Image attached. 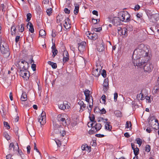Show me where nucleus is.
<instances>
[{
	"instance_id": "obj_1",
	"label": "nucleus",
	"mask_w": 159,
	"mask_h": 159,
	"mask_svg": "<svg viewBox=\"0 0 159 159\" xmlns=\"http://www.w3.org/2000/svg\"><path fill=\"white\" fill-rule=\"evenodd\" d=\"M150 59V56L148 54H147L137 58L136 59L134 60L133 62L135 66L141 68L143 65L147 63Z\"/></svg>"
},
{
	"instance_id": "obj_2",
	"label": "nucleus",
	"mask_w": 159,
	"mask_h": 159,
	"mask_svg": "<svg viewBox=\"0 0 159 159\" xmlns=\"http://www.w3.org/2000/svg\"><path fill=\"white\" fill-rule=\"evenodd\" d=\"M145 46L143 44H141L138 46V48L134 51V53H137V58L148 54V52L145 51Z\"/></svg>"
},
{
	"instance_id": "obj_3",
	"label": "nucleus",
	"mask_w": 159,
	"mask_h": 159,
	"mask_svg": "<svg viewBox=\"0 0 159 159\" xmlns=\"http://www.w3.org/2000/svg\"><path fill=\"white\" fill-rule=\"evenodd\" d=\"M118 16L122 22H129L130 20V15L126 11H122L118 13Z\"/></svg>"
},
{
	"instance_id": "obj_4",
	"label": "nucleus",
	"mask_w": 159,
	"mask_h": 159,
	"mask_svg": "<svg viewBox=\"0 0 159 159\" xmlns=\"http://www.w3.org/2000/svg\"><path fill=\"white\" fill-rule=\"evenodd\" d=\"M20 75L24 78V80H27L30 76L29 72L25 68V66H23L22 69L19 72Z\"/></svg>"
},
{
	"instance_id": "obj_5",
	"label": "nucleus",
	"mask_w": 159,
	"mask_h": 159,
	"mask_svg": "<svg viewBox=\"0 0 159 159\" xmlns=\"http://www.w3.org/2000/svg\"><path fill=\"white\" fill-rule=\"evenodd\" d=\"M3 44L2 45L1 42L0 43V50L2 54L5 55V56L8 57L10 54L9 52V49L8 46Z\"/></svg>"
},
{
	"instance_id": "obj_6",
	"label": "nucleus",
	"mask_w": 159,
	"mask_h": 159,
	"mask_svg": "<svg viewBox=\"0 0 159 159\" xmlns=\"http://www.w3.org/2000/svg\"><path fill=\"white\" fill-rule=\"evenodd\" d=\"M143 67V69L145 72L150 73L151 72L153 68V66L151 63H147L145 65H143L142 67Z\"/></svg>"
},
{
	"instance_id": "obj_7",
	"label": "nucleus",
	"mask_w": 159,
	"mask_h": 159,
	"mask_svg": "<svg viewBox=\"0 0 159 159\" xmlns=\"http://www.w3.org/2000/svg\"><path fill=\"white\" fill-rule=\"evenodd\" d=\"M66 116V115H59L57 116V119L58 121L62 123L63 125L66 126L67 124L66 118L64 117Z\"/></svg>"
},
{
	"instance_id": "obj_8",
	"label": "nucleus",
	"mask_w": 159,
	"mask_h": 159,
	"mask_svg": "<svg viewBox=\"0 0 159 159\" xmlns=\"http://www.w3.org/2000/svg\"><path fill=\"white\" fill-rule=\"evenodd\" d=\"M97 68H93L92 71V74L95 77H98L100 75V72L102 69V67L98 66H98H97Z\"/></svg>"
},
{
	"instance_id": "obj_9",
	"label": "nucleus",
	"mask_w": 159,
	"mask_h": 159,
	"mask_svg": "<svg viewBox=\"0 0 159 159\" xmlns=\"http://www.w3.org/2000/svg\"><path fill=\"white\" fill-rule=\"evenodd\" d=\"M86 34L87 37L90 39H93L94 40H96L98 38V36L96 33H91L89 31L86 32Z\"/></svg>"
},
{
	"instance_id": "obj_10",
	"label": "nucleus",
	"mask_w": 159,
	"mask_h": 159,
	"mask_svg": "<svg viewBox=\"0 0 159 159\" xmlns=\"http://www.w3.org/2000/svg\"><path fill=\"white\" fill-rule=\"evenodd\" d=\"M78 50L80 53L83 52L85 49L86 43L85 42L83 41L78 44Z\"/></svg>"
},
{
	"instance_id": "obj_11",
	"label": "nucleus",
	"mask_w": 159,
	"mask_h": 159,
	"mask_svg": "<svg viewBox=\"0 0 159 159\" xmlns=\"http://www.w3.org/2000/svg\"><path fill=\"white\" fill-rule=\"evenodd\" d=\"M121 21H122L119 16L114 17L111 20L112 23L116 26L120 25L121 23Z\"/></svg>"
},
{
	"instance_id": "obj_12",
	"label": "nucleus",
	"mask_w": 159,
	"mask_h": 159,
	"mask_svg": "<svg viewBox=\"0 0 159 159\" xmlns=\"http://www.w3.org/2000/svg\"><path fill=\"white\" fill-rule=\"evenodd\" d=\"M103 90L104 92L107 91L109 88V80L107 78L105 79L103 84Z\"/></svg>"
},
{
	"instance_id": "obj_13",
	"label": "nucleus",
	"mask_w": 159,
	"mask_h": 159,
	"mask_svg": "<svg viewBox=\"0 0 159 159\" xmlns=\"http://www.w3.org/2000/svg\"><path fill=\"white\" fill-rule=\"evenodd\" d=\"M63 63H66L68 61L69 59V55L68 52L66 50L64 51L63 54Z\"/></svg>"
},
{
	"instance_id": "obj_14",
	"label": "nucleus",
	"mask_w": 159,
	"mask_h": 159,
	"mask_svg": "<svg viewBox=\"0 0 159 159\" xmlns=\"http://www.w3.org/2000/svg\"><path fill=\"white\" fill-rule=\"evenodd\" d=\"M89 118L91 122L88 123V126L89 127H91L93 126L94 124H95L96 123V121L94 120L95 116L94 115H92L91 116H89Z\"/></svg>"
},
{
	"instance_id": "obj_15",
	"label": "nucleus",
	"mask_w": 159,
	"mask_h": 159,
	"mask_svg": "<svg viewBox=\"0 0 159 159\" xmlns=\"http://www.w3.org/2000/svg\"><path fill=\"white\" fill-rule=\"evenodd\" d=\"M69 107L70 106L68 105L66 101L64 102L63 103L61 104L59 107L60 109L63 110L68 109Z\"/></svg>"
},
{
	"instance_id": "obj_16",
	"label": "nucleus",
	"mask_w": 159,
	"mask_h": 159,
	"mask_svg": "<svg viewBox=\"0 0 159 159\" xmlns=\"http://www.w3.org/2000/svg\"><path fill=\"white\" fill-rule=\"evenodd\" d=\"M70 20L68 17H67L65 19V23L64 24V27L66 29L70 28Z\"/></svg>"
},
{
	"instance_id": "obj_17",
	"label": "nucleus",
	"mask_w": 159,
	"mask_h": 159,
	"mask_svg": "<svg viewBox=\"0 0 159 159\" xmlns=\"http://www.w3.org/2000/svg\"><path fill=\"white\" fill-rule=\"evenodd\" d=\"M104 123H105V129L109 131H111L112 128V126L110 125L111 123L110 122H105L104 121Z\"/></svg>"
},
{
	"instance_id": "obj_18",
	"label": "nucleus",
	"mask_w": 159,
	"mask_h": 159,
	"mask_svg": "<svg viewBox=\"0 0 159 159\" xmlns=\"http://www.w3.org/2000/svg\"><path fill=\"white\" fill-rule=\"evenodd\" d=\"M53 126L54 127V130H58V131H60L61 132V131L62 129H63V128L61 126V125H59L56 123H54L53 124Z\"/></svg>"
},
{
	"instance_id": "obj_19",
	"label": "nucleus",
	"mask_w": 159,
	"mask_h": 159,
	"mask_svg": "<svg viewBox=\"0 0 159 159\" xmlns=\"http://www.w3.org/2000/svg\"><path fill=\"white\" fill-rule=\"evenodd\" d=\"M104 44L103 43L99 44L97 46V50L99 52H101L104 51Z\"/></svg>"
},
{
	"instance_id": "obj_20",
	"label": "nucleus",
	"mask_w": 159,
	"mask_h": 159,
	"mask_svg": "<svg viewBox=\"0 0 159 159\" xmlns=\"http://www.w3.org/2000/svg\"><path fill=\"white\" fill-rule=\"evenodd\" d=\"M92 129H95L96 130V132H97L102 127V125L101 124L99 123H96L94 126L92 127Z\"/></svg>"
},
{
	"instance_id": "obj_21",
	"label": "nucleus",
	"mask_w": 159,
	"mask_h": 159,
	"mask_svg": "<svg viewBox=\"0 0 159 159\" xmlns=\"http://www.w3.org/2000/svg\"><path fill=\"white\" fill-rule=\"evenodd\" d=\"M78 104L80 106L81 109L82 110V111L84 110L86 107V104H85L84 102L81 100L79 101L78 102Z\"/></svg>"
},
{
	"instance_id": "obj_22",
	"label": "nucleus",
	"mask_w": 159,
	"mask_h": 159,
	"mask_svg": "<svg viewBox=\"0 0 159 159\" xmlns=\"http://www.w3.org/2000/svg\"><path fill=\"white\" fill-rule=\"evenodd\" d=\"M38 121L40 122L41 125H43L46 122V118L41 117L40 116L38 119Z\"/></svg>"
},
{
	"instance_id": "obj_23",
	"label": "nucleus",
	"mask_w": 159,
	"mask_h": 159,
	"mask_svg": "<svg viewBox=\"0 0 159 159\" xmlns=\"http://www.w3.org/2000/svg\"><path fill=\"white\" fill-rule=\"evenodd\" d=\"M74 5L75 8L74 11V12L75 15H77L79 11V5L78 3H75L74 4Z\"/></svg>"
},
{
	"instance_id": "obj_24",
	"label": "nucleus",
	"mask_w": 159,
	"mask_h": 159,
	"mask_svg": "<svg viewBox=\"0 0 159 159\" xmlns=\"http://www.w3.org/2000/svg\"><path fill=\"white\" fill-rule=\"evenodd\" d=\"M27 99V96L26 93L23 92L22 93L20 98V100L22 101H26Z\"/></svg>"
},
{
	"instance_id": "obj_25",
	"label": "nucleus",
	"mask_w": 159,
	"mask_h": 159,
	"mask_svg": "<svg viewBox=\"0 0 159 159\" xmlns=\"http://www.w3.org/2000/svg\"><path fill=\"white\" fill-rule=\"evenodd\" d=\"M27 26L29 25L30 28L29 30L31 33H33L34 32V28L33 25L30 22H28L27 25Z\"/></svg>"
},
{
	"instance_id": "obj_26",
	"label": "nucleus",
	"mask_w": 159,
	"mask_h": 159,
	"mask_svg": "<svg viewBox=\"0 0 159 159\" xmlns=\"http://www.w3.org/2000/svg\"><path fill=\"white\" fill-rule=\"evenodd\" d=\"M24 24H21L20 25H18V30L19 31L22 32H23L24 30Z\"/></svg>"
},
{
	"instance_id": "obj_27",
	"label": "nucleus",
	"mask_w": 159,
	"mask_h": 159,
	"mask_svg": "<svg viewBox=\"0 0 159 159\" xmlns=\"http://www.w3.org/2000/svg\"><path fill=\"white\" fill-rule=\"evenodd\" d=\"M16 30V28L15 26L13 25L11 26V31L12 36H13L15 35Z\"/></svg>"
},
{
	"instance_id": "obj_28",
	"label": "nucleus",
	"mask_w": 159,
	"mask_h": 159,
	"mask_svg": "<svg viewBox=\"0 0 159 159\" xmlns=\"http://www.w3.org/2000/svg\"><path fill=\"white\" fill-rule=\"evenodd\" d=\"M48 64L51 65L52 67L54 69H56L57 67V64L55 63H54L51 61H48Z\"/></svg>"
},
{
	"instance_id": "obj_29",
	"label": "nucleus",
	"mask_w": 159,
	"mask_h": 159,
	"mask_svg": "<svg viewBox=\"0 0 159 159\" xmlns=\"http://www.w3.org/2000/svg\"><path fill=\"white\" fill-rule=\"evenodd\" d=\"M156 118V117L154 116H152L150 117L148 122L149 124L151 126L153 125L152 124V121L154 120Z\"/></svg>"
},
{
	"instance_id": "obj_30",
	"label": "nucleus",
	"mask_w": 159,
	"mask_h": 159,
	"mask_svg": "<svg viewBox=\"0 0 159 159\" xmlns=\"http://www.w3.org/2000/svg\"><path fill=\"white\" fill-rule=\"evenodd\" d=\"M114 114L117 117H121L122 116V114L120 111L117 110L114 111Z\"/></svg>"
},
{
	"instance_id": "obj_31",
	"label": "nucleus",
	"mask_w": 159,
	"mask_h": 159,
	"mask_svg": "<svg viewBox=\"0 0 159 159\" xmlns=\"http://www.w3.org/2000/svg\"><path fill=\"white\" fill-rule=\"evenodd\" d=\"M131 123L130 121H127L126 122L125 125V128H129L130 129H131Z\"/></svg>"
},
{
	"instance_id": "obj_32",
	"label": "nucleus",
	"mask_w": 159,
	"mask_h": 159,
	"mask_svg": "<svg viewBox=\"0 0 159 159\" xmlns=\"http://www.w3.org/2000/svg\"><path fill=\"white\" fill-rule=\"evenodd\" d=\"M159 91V87L156 86L154 87L152 92L154 94H155Z\"/></svg>"
},
{
	"instance_id": "obj_33",
	"label": "nucleus",
	"mask_w": 159,
	"mask_h": 159,
	"mask_svg": "<svg viewBox=\"0 0 159 159\" xmlns=\"http://www.w3.org/2000/svg\"><path fill=\"white\" fill-rule=\"evenodd\" d=\"M39 35L41 37H43L45 36L46 35V32L44 30L42 29L40 30L39 31Z\"/></svg>"
},
{
	"instance_id": "obj_34",
	"label": "nucleus",
	"mask_w": 159,
	"mask_h": 159,
	"mask_svg": "<svg viewBox=\"0 0 159 159\" xmlns=\"http://www.w3.org/2000/svg\"><path fill=\"white\" fill-rule=\"evenodd\" d=\"M3 136L8 141L9 140H10V136L7 133H4L3 134Z\"/></svg>"
},
{
	"instance_id": "obj_35",
	"label": "nucleus",
	"mask_w": 159,
	"mask_h": 159,
	"mask_svg": "<svg viewBox=\"0 0 159 159\" xmlns=\"http://www.w3.org/2000/svg\"><path fill=\"white\" fill-rule=\"evenodd\" d=\"M52 9L51 8L47 9L46 10V12L48 16H51L52 13Z\"/></svg>"
},
{
	"instance_id": "obj_36",
	"label": "nucleus",
	"mask_w": 159,
	"mask_h": 159,
	"mask_svg": "<svg viewBox=\"0 0 159 159\" xmlns=\"http://www.w3.org/2000/svg\"><path fill=\"white\" fill-rule=\"evenodd\" d=\"M134 152L135 156L138 155L139 153V148L137 147L135 149H134Z\"/></svg>"
},
{
	"instance_id": "obj_37",
	"label": "nucleus",
	"mask_w": 159,
	"mask_h": 159,
	"mask_svg": "<svg viewBox=\"0 0 159 159\" xmlns=\"http://www.w3.org/2000/svg\"><path fill=\"white\" fill-rule=\"evenodd\" d=\"M137 143L139 146H141L142 143V140L139 138H137L136 139Z\"/></svg>"
},
{
	"instance_id": "obj_38",
	"label": "nucleus",
	"mask_w": 159,
	"mask_h": 159,
	"mask_svg": "<svg viewBox=\"0 0 159 159\" xmlns=\"http://www.w3.org/2000/svg\"><path fill=\"white\" fill-rule=\"evenodd\" d=\"M52 56L53 57H54L55 56L57 55L58 53V51L57 49H55L52 51Z\"/></svg>"
},
{
	"instance_id": "obj_39",
	"label": "nucleus",
	"mask_w": 159,
	"mask_h": 159,
	"mask_svg": "<svg viewBox=\"0 0 159 159\" xmlns=\"http://www.w3.org/2000/svg\"><path fill=\"white\" fill-rule=\"evenodd\" d=\"M14 147L15 146L13 143H10L9 145V150H12V148H13V150L14 151Z\"/></svg>"
},
{
	"instance_id": "obj_40",
	"label": "nucleus",
	"mask_w": 159,
	"mask_h": 159,
	"mask_svg": "<svg viewBox=\"0 0 159 159\" xmlns=\"http://www.w3.org/2000/svg\"><path fill=\"white\" fill-rule=\"evenodd\" d=\"M151 149V147L150 145L147 144L146 146L145 150L147 152H149Z\"/></svg>"
},
{
	"instance_id": "obj_41",
	"label": "nucleus",
	"mask_w": 159,
	"mask_h": 159,
	"mask_svg": "<svg viewBox=\"0 0 159 159\" xmlns=\"http://www.w3.org/2000/svg\"><path fill=\"white\" fill-rule=\"evenodd\" d=\"M127 30L125 28H123L122 30V34L125 35L126 34H127Z\"/></svg>"
},
{
	"instance_id": "obj_42",
	"label": "nucleus",
	"mask_w": 159,
	"mask_h": 159,
	"mask_svg": "<svg viewBox=\"0 0 159 159\" xmlns=\"http://www.w3.org/2000/svg\"><path fill=\"white\" fill-rule=\"evenodd\" d=\"M31 17L32 15L30 13H28L27 15V19L26 20V21L27 22L29 21L30 20Z\"/></svg>"
},
{
	"instance_id": "obj_43",
	"label": "nucleus",
	"mask_w": 159,
	"mask_h": 159,
	"mask_svg": "<svg viewBox=\"0 0 159 159\" xmlns=\"http://www.w3.org/2000/svg\"><path fill=\"white\" fill-rule=\"evenodd\" d=\"M4 126L5 127L7 128V129H10V125H9L8 122H4Z\"/></svg>"
},
{
	"instance_id": "obj_44",
	"label": "nucleus",
	"mask_w": 159,
	"mask_h": 159,
	"mask_svg": "<svg viewBox=\"0 0 159 159\" xmlns=\"http://www.w3.org/2000/svg\"><path fill=\"white\" fill-rule=\"evenodd\" d=\"M90 91L88 89H86L84 91L85 96H90Z\"/></svg>"
},
{
	"instance_id": "obj_45",
	"label": "nucleus",
	"mask_w": 159,
	"mask_h": 159,
	"mask_svg": "<svg viewBox=\"0 0 159 159\" xmlns=\"http://www.w3.org/2000/svg\"><path fill=\"white\" fill-rule=\"evenodd\" d=\"M101 75L104 78L106 77L107 75L106 71L104 70H103L101 73Z\"/></svg>"
},
{
	"instance_id": "obj_46",
	"label": "nucleus",
	"mask_w": 159,
	"mask_h": 159,
	"mask_svg": "<svg viewBox=\"0 0 159 159\" xmlns=\"http://www.w3.org/2000/svg\"><path fill=\"white\" fill-rule=\"evenodd\" d=\"M1 109L2 110L0 111L1 113L2 116H4L5 115L6 111L4 110V108H3Z\"/></svg>"
},
{
	"instance_id": "obj_47",
	"label": "nucleus",
	"mask_w": 159,
	"mask_h": 159,
	"mask_svg": "<svg viewBox=\"0 0 159 159\" xmlns=\"http://www.w3.org/2000/svg\"><path fill=\"white\" fill-rule=\"evenodd\" d=\"M18 63H20V64L21 63L23 64H26V65L28 64V63H27V62L25 60H23L21 61H19Z\"/></svg>"
},
{
	"instance_id": "obj_48",
	"label": "nucleus",
	"mask_w": 159,
	"mask_h": 159,
	"mask_svg": "<svg viewBox=\"0 0 159 159\" xmlns=\"http://www.w3.org/2000/svg\"><path fill=\"white\" fill-rule=\"evenodd\" d=\"M77 124V122L76 121L74 120L71 122V125L72 126L74 127Z\"/></svg>"
},
{
	"instance_id": "obj_49",
	"label": "nucleus",
	"mask_w": 159,
	"mask_h": 159,
	"mask_svg": "<svg viewBox=\"0 0 159 159\" xmlns=\"http://www.w3.org/2000/svg\"><path fill=\"white\" fill-rule=\"evenodd\" d=\"M87 146V144H83L82 145L81 147V149L82 150H85L86 151V147Z\"/></svg>"
},
{
	"instance_id": "obj_50",
	"label": "nucleus",
	"mask_w": 159,
	"mask_h": 159,
	"mask_svg": "<svg viewBox=\"0 0 159 159\" xmlns=\"http://www.w3.org/2000/svg\"><path fill=\"white\" fill-rule=\"evenodd\" d=\"M108 119L107 118L104 119L103 117H100V118H99V119L98 120V122H100L102 120H105L106 121V122H108L107 121H108Z\"/></svg>"
},
{
	"instance_id": "obj_51",
	"label": "nucleus",
	"mask_w": 159,
	"mask_h": 159,
	"mask_svg": "<svg viewBox=\"0 0 159 159\" xmlns=\"http://www.w3.org/2000/svg\"><path fill=\"white\" fill-rule=\"evenodd\" d=\"M92 22L94 24H97L98 22H99L100 21L99 19H94V18H92Z\"/></svg>"
},
{
	"instance_id": "obj_52",
	"label": "nucleus",
	"mask_w": 159,
	"mask_h": 159,
	"mask_svg": "<svg viewBox=\"0 0 159 159\" xmlns=\"http://www.w3.org/2000/svg\"><path fill=\"white\" fill-rule=\"evenodd\" d=\"M58 132H60V133L61 134V135L62 137H63L65 135L66 133L65 131L63 130V129H62L61 131V132H60V131H58Z\"/></svg>"
},
{
	"instance_id": "obj_53",
	"label": "nucleus",
	"mask_w": 159,
	"mask_h": 159,
	"mask_svg": "<svg viewBox=\"0 0 159 159\" xmlns=\"http://www.w3.org/2000/svg\"><path fill=\"white\" fill-rule=\"evenodd\" d=\"M102 30L101 27L95 28L94 29V30L96 32H100Z\"/></svg>"
},
{
	"instance_id": "obj_54",
	"label": "nucleus",
	"mask_w": 159,
	"mask_h": 159,
	"mask_svg": "<svg viewBox=\"0 0 159 159\" xmlns=\"http://www.w3.org/2000/svg\"><path fill=\"white\" fill-rule=\"evenodd\" d=\"M41 117H43L46 118V113L44 111H42L40 116Z\"/></svg>"
},
{
	"instance_id": "obj_55",
	"label": "nucleus",
	"mask_w": 159,
	"mask_h": 159,
	"mask_svg": "<svg viewBox=\"0 0 159 159\" xmlns=\"http://www.w3.org/2000/svg\"><path fill=\"white\" fill-rule=\"evenodd\" d=\"M118 97V93H115L114 94V100L115 101H116L117 100Z\"/></svg>"
},
{
	"instance_id": "obj_56",
	"label": "nucleus",
	"mask_w": 159,
	"mask_h": 159,
	"mask_svg": "<svg viewBox=\"0 0 159 159\" xmlns=\"http://www.w3.org/2000/svg\"><path fill=\"white\" fill-rule=\"evenodd\" d=\"M64 11L66 14H69L70 12V10H69L67 8H65L64 10Z\"/></svg>"
},
{
	"instance_id": "obj_57",
	"label": "nucleus",
	"mask_w": 159,
	"mask_h": 159,
	"mask_svg": "<svg viewBox=\"0 0 159 159\" xmlns=\"http://www.w3.org/2000/svg\"><path fill=\"white\" fill-rule=\"evenodd\" d=\"M100 112L102 114H105L106 112V110L104 108H103L101 110H100Z\"/></svg>"
},
{
	"instance_id": "obj_58",
	"label": "nucleus",
	"mask_w": 159,
	"mask_h": 159,
	"mask_svg": "<svg viewBox=\"0 0 159 159\" xmlns=\"http://www.w3.org/2000/svg\"><path fill=\"white\" fill-rule=\"evenodd\" d=\"M90 99V96H85V100L86 101L89 103V100Z\"/></svg>"
},
{
	"instance_id": "obj_59",
	"label": "nucleus",
	"mask_w": 159,
	"mask_h": 159,
	"mask_svg": "<svg viewBox=\"0 0 159 159\" xmlns=\"http://www.w3.org/2000/svg\"><path fill=\"white\" fill-rule=\"evenodd\" d=\"M31 68L33 71H35L36 70V65L34 64H32Z\"/></svg>"
},
{
	"instance_id": "obj_60",
	"label": "nucleus",
	"mask_w": 159,
	"mask_h": 159,
	"mask_svg": "<svg viewBox=\"0 0 159 159\" xmlns=\"http://www.w3.org/2000/svg\"><path fill=\"white\" fill-rule=\"evenodd\" d=\"M27 153L30 154V150L31 149L30 146V145H28L27 147Z\"/></svg>"
},
{
	"instance_id": "obj_61",
	"label": "nucleus",
	"mask_w": 159,
	"mask_h": 159,
	"mask_svg": "<svg viewBox=\"0 0 159 159\" xmlns=\"http://www.w3.org/2000/svg\"><path fill=\"white\" fill-rule=\"evenodd\" d=\"M95 136L98 138H102L104 136L103 134H97L95 135Z\"/></svg>"
},
{
	"instance_id": "obj_62",
	"label": "nucleus",
	"mask_w": 159,
	"mask_h": 159,
	"mask_svg": "<svg viewBox=\"0 0 159 159\" xmlns=\"http://www.w3.org/2000/svg\"><path fill=\"white\" fill-rule=\"evenodd\" d=\"M20 37L19 36H16L15 38V42L16 43H17L20 40Z\"/></svg>"
},
{
	"instance_id": "obj_63",
	"label": "nucleus",
	"mask_w": 159,
	"mask_h": 159,
	"mask_svg": "<svg viewBox=\"0 0 159 159\" xmlns=\"http://www.w3.org/2000/svg\"><path fill=\"white\" fill-rule=\"evenodd\" d=\"M104 103L106 102V96L105 95L103 94L102 95L101 97Z\"/></svg>"
},
{
	"instance_id": "obj_64",
	"label": "nucleus",
	"mask_w": 159,
	"mask_h": 159,
	"mask_svg": "<svg viewBox=\"0 0 159 159\" xmlns=\"http://www.w3.org/2000/svg\"><path fill=\"white\" fill-rule=\"evenodd\" d=\"M95 133V132L94 131V129H92L89 131V134H93Z\"/></svg>"
}]
</instances>
